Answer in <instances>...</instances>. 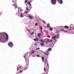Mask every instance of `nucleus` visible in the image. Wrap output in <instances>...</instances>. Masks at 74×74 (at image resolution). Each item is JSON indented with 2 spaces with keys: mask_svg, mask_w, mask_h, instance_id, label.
Listing matches in <instances>:
<instances>
[{
  "mask_svg": "<svg viewBox=\"0 0 74 74\" xmlns=\"http://www.w3.org/2000/svg\"><path fill=\"white\" fill-rule=\"evenodd\" d=\"M27 69H25V70H26Z\"/></svg>",
  "mask_w": 74,
  "mask_h": 74,
  "instance_id": "37998d69",
  "label": "nucleus"
},
{
  "mask_svg": "<svg viewBox=\"0 0 74 74\" xmlns=\"http://www.w3.org/2000/svg\"><path fill=\"white\" fill-rule=\"evenodd\" d=\"M44 70L45 72V71H46V69L45 68H44Z\"/></svg>",
  "mask_w": 74,
  "mask_h": 74,
  "instance_id": "c756f323",
  "label": "nucleus"
},
{
  "mask_svg": "<svg viewBox=\"0 0 74 74\" xmlns=\"http://www.w3.org/2000/svg\"><path fill=\"white\" fill-rule=\"evenodd\" d=\"M50 30H51V31H52L53 30V29H52V28H50Z\"/></svg>",
  "mask_w": 74,
  "mask_h": 74,
  "instance_id": "412c9836",
  "label": "nucleus"
},
{
  "mask_svg": "<svg viewBox=\"0 0 74 74\" xmlns=\"http://www.w3.org/2000/svg\"><path fill=\"white\" fill-rule=\"evenodd\" d=\"M24 58H25V60H26V59H27V58L26 57V56H24Z\"/></svg>",
  "mask_w": 74,
  "mask_h": 74,
  "instance_id": "4be33fe9",
  "label": "nucleus"
},
{
  "mask_svg": "<svg viewBox=\"0 0 74 74\" xmlns=\"http://www.w3.org/2000/svg\"><path fill=\"white\" fill-rule=\"evenodd\" d=\"M46 52L47 53H49V51H46Z\"/></svg>",
  "mask_w": 74,
  "mask_h": 74,
  "instance_id": "f704fd0d",
  "label": "nucleus"
},
{
  "mask_svg": "<svg viewBox=\"0 0 74 74\" xmlns=\"http://www.w3.org/2000/svg\"><path fill=\"white\" fill-rule=\"evenodd\" d=\"M46 43H47V42H46Z\"/></svg>",
  "mask_w": 74,
  "mask_h": 74,
  "instance_id": "de8ad7c7",
  "label": "nucleus"
},
{
  "mask_svg": "<svg viewBox=\"0 0 74 74\" xmlns=\"http://www.w3.org/2000/svg\"><path fill=\"white\" fill-rule=\"evenodd\" d=\"M35 25H36V26H37L38 25V24L37 23H35Z\"/></svg>",
  "mask_w": 74,
  "mask_h": 74,
  "instance_id": "c85d7f7f",
  "label": "nucleus"
},
{
  "mask_svg": "<svg viewBox=\"0 0 74 74\" xmlns=\"http://www.w3.org/2000/svg\"><path fill=\"white\" fill-rule=\"evenodd\" d=\"M27 3V0L25 1V3Z\"/></svg>",
  "mask_w": 74,
  "mask_h": 74,
  "instance_id": "cd10ccee",
  "label": "nucleus"
},
{
  "mask_svg": "<svg viewBox=\"0 0 74 74\" xmlns=\"http://www.w3.org/2000/svg\"><path fill=\"white\" fill-rule=\"evenodd\" d=\"M31 8H32V7H31Z\"/></svg>",
  "mask_w": 74,
  "mask_h": 74,
  "instance_id": "a18cd8bd",
  "label": "nucleus"
},
{
  "mask_svg": "<svg viewBox=\"0 0 74 74\" xmlns=\"http://www.w3.org/2000/svg\"><path fill=\"white\" fill-rule=\"evenodd\" d=\"M33 40L35 41H38V39L37 38H35V39H33Z\"/></svg>",
  "mask_w": 74,
  "mask_h": 74,
  "instance_id": "ddd939ff",
  "label": "nucleus"
},
{
  "mask_svg": "<svg viewBox=\"0 0 74 74\" xmlns=\"http://www.w3.org/2000/svg\"><path fill=\"white\" fill-rule=\"evenodd\" d=\"M40 36H41V34L40 33L38 34V36L39 37H40Z\"/></svg>",
  "mask_w": 74,
  "mask_h": 74,
  "instance_id": "4468645a",
  "label": "nucleus"
},
{
  "mask_svg": "<svg viewBox=\"0 0 74 74\" xmlns=\"http://www.w3.org/2000/svg\"><path fill=\"white\" fill-rule=\"evenodd\" d=\"M50 40V39H48L47 40V41L48 42H49V40Z\"/></svg>",
  "mask_w": 74,
  "mask_h": 74,
  "instance_id": "6ab92c4d",
  "label": "nucleus"
},
{
  "mask_svg": "<svg viewBox=\"0 0 74 74\" xmlns=\"http://www.w3.org/2000/svg\"><path fill=\"white\" fill-rule=\"evenodd\" d=\"M30 3H32V2H31V1H28V3L30 5V6H31L32 5V4H30Z\"/></svg>",
  "mask_w": 74,
  "mask_h": 74,
  "instance_id": "dca6fc26",
  "label": "nucleus"
},
{
  "mask_svg": "<svg viewBox=\"0 0 74 74\" xmlns=\"http://www.w3.org/2000/svg\"><path fill=\"white\" fill-rule=\"evenodd\" d=\"M64 27H65V29H69V27H68V26H65Z\"/></svg>",
  "mask_w": 74,
  "mask_h": 74,
  "instance_id": "9d476101",
  "label": "nucleus"
},
{
  "mask_svg": "<svg viewBox=\"0 0 74 74\" xmlns=\"http://www.w3.org/2000/svg\"><path fill=\"white\" fill-rule=\"evenodd\" d=\"M41 46H42V45H44V43H41L40 44Z\"/></svg>",
  "mask_w": 74,
  "mask_h": 74,
  "instance_id": "aec40b11",
  "label": "nucleus"
},
{
  "mask_svg": "<svg viewBox=\"0 0 74 74\" xmlns=\"http://www.w3.org/2000/svg\"><path fill=\"white\" fill-rule=\"evenodd\" d=\"M40 38H41V36H40Z\"/></svg>",
  "mask_w": 74,
  "mask_h": 74,
  "instance_id": "49530a36",
  "label": "nucleus"
},
{
  "mask_svg": "<svg viewBox=\"0 0 74 74\" xmlns=\"http://www.w3.org/2000/svg\"><path fill=\"white\" fill-rule=\"evenodd\" d=\"M41 58L42 59V62H44V57H42Z\"/></svg>",
  "mask_w": 74,
  "mask_h": 74,
  "instance_id": "6e6552de",
  "label": "nucleus"
},
{
  "mask_svg": "<svg viewBox=\"0 0 74 74\" xmlns=\"http://www.w3.org/2000/svg\"><path fill=\"white\" fill-rule=\"evenodd\" d=\"M37 57H40V56H39V55H37Z\"/></svg>",
  "mask_w": 74,
  "mask_h": 74,
  "instance_id": "e433bc0d",
  "label": "nucleus"
},
{
  "mask_svg": "<svg viewBox=\"0 0 74 74\" xmlns=\"http://www.w3.org/2000/svg\"><path fill=\"white\" fill-rule=\"evenodd\" d=\"M19 70V69H17V71H18Z\"/></svg>",
  "mask_w": 74,
  "mask_h": 74,
  "instance_id": "a19ab883",
  "label": "nucleus"
},
{
  "mask_svg": "<svg viewBox=\"0 0 74 74\" xmlns=\"http://www.w3.org/2000/svg\"><path fill=\"white\" fill-rule=\"evenodd\" d=\"M40 29H41V30H42V27L41 26L40 27Z\"/></svg>",
  "mask_w": 74,
  "mask_h": 74,
  "instance_id": "473e14b6",
  "label": "nucleus"
},
{
  "mask_svg": "<svg viewBox=\"0 0 74 74\" xmlns=\"http://www.w3.org/2000/svg\"><path fill=\"white\" fill-rule=\"evenodd\" d=\"M35 45H37V44H35Z\"/></svg>",
  "mask_w": 74,
  "mask_h": 74,
  "instance_id": "79ce46f5",
  "label": "nucleus"
},
{
  "mask_svg": "<svg viewBox=\"0 0 74 74\" xmlns=\"http://www.w3.org/2000/svg\"><path fill=\"white\" fill-rule=\"evenodd\" d=\"M47 38H51V36H47Z\"/></svg>",
  "mask_w": 74,
  "mask_h": 74,
  "instance_id": "b1692460",
  "label": "nucleus"
},
{
  "mask_svg": "<svg viewBox=\"0 0 74 74\" xmlns=\"http://www.w3.org/2000/svg\"><path fill=\"white\" fill-rule=\"evenodd\" d=\"M47 27H48V28H50V26H49L48 25H47Z\"/></svg>",
  "mask_w": 74,
  "mask_h": 74,
  "instance_id": "5701e85b",
  "label": "nucleus"
},
{
  "mask_svg": "<svg viewBox=\"0 0 74 74\" xmlns=\"http://www.w3.org/2000/svg\"><path fill=\"white\" fill-rule=\"evenodd\" d=\"M51 3L53 5H55L56 3V0H51Z\"/></svg>",
  "mask_w": 74,
  "mask_h": 74,
  "instance_id": "20e7f679",
  "label": "nucleus"
},
{
  "mask_svg": "<svg viewBox=\"0 0 74 74\" xmlns=\"http://www.w3.org/2000/svg\"><path fill=\"white\" fill-rule=\"evenodd\" d=\"M59 33L58 32H57V33Z\"/></svg>",
  "mask_w": 74,
  "mask_h": 74,
  "instance_id": "c03bdc74",
  "label": "nucleus"
},
{
  "mask_svg": "<svg viewBox=\"0 0 74 74\" xmlns=\"http://www.w3.org/2000/svg\"><path fill=\"white\" fill-rule=\"evenodd\" d=\"M40 49V48H38L36 49V50H38V49Z\"/></svg>",
  "mask_w": 74,
  "mask_h": 74,
  "instance_id": "72a5a7b5",
  "label": "nucleus"
},
{
  "mask_svg": "<svg viewBox=\"0 0 74 74\" xmlns=\"http://www.w3.org/2000/svg\"><path fill=\"white\" fill-rule=\"evenodd\" d=\"M29 17L30 18L29 19H33L34 18V17L32 16H29Z\"/></svg>",
  "mask_w": 74,
  "mask_h": 74,
  "instance_id": "0eeeda50",
  "label": "nucleus"
},
{
  "mask_svg": "<svg viewBox=\"0 0 74 74\" xmlns=\"http://www.w3.org/2000/svg\"><path fill=\"white\" fill-rule=\"evenodd\" d=\"M1 40L3 41H5V40H8V35L5 32H2L0 33V41H1Z\"/></svg>",
  "mask_w": 74,
  "mask_h": 74,
  "instance_id": "f257e3e1",
  "label": "nucleus"
},
{
  "mask_svg": "<svg viewBox=\"0 0 74 74\" xmlns=\"http://www.w3.org/2000/svg\"><path fill=\"white\" fill-rule=\"evenodd\" d=\"M24 13H25V14H27V12H25Z\"/></svg>",
  "mask_w": 74,
  "mask_h": 74,
  "instance_id": "58836bf2",
  "label": "nucleus"
},
{
  "mask_svg": "<svg viewBox=\"0 0 74 74\" xmlns=\"http://www.w3.org/2000/svg\"><path fill=\"white\" fill-rule=\"evenodd\" d=\"M34 33V32H32V33H31V35H33V33Z\"/></svg>",
  "mask_w": 74,
  "mask_h": 74,
  "instance_id": "2f4dec72",
  "label": "nucleus"
},
{
  "mask_svg": "<svg viewBox=\"0 0 74 74\" xmlns=\"http://www.w3.org/2000/svg\"><path fill=\"white\" fill-rule=\"evenodd\" d=\"M59 37V34H58L57 35L54 36L53 37H52V38L53 40H55V38H58V37Z\"/></svg>",
  "mask_w": 74,
  "mask_h": 74,
  "instance_id": "39448f33",
  "label": "nucleus"
},
{
  "mask_svg": "<svg viewBox=\"0 0 74 74\" xmlns=\"http://www.w3.org/2000/svg\"><path fill=\"white\" fill-rule=\"evenodd\" d=\"M12 6H15V4H13V5H12Z\"/></svg>",
  "mask_w": 74,
  "mask_h": 74,
  "instance_id": "4c0bfd02",
  "label": "nucleus"
},
{
  "mask_svg": "<svg viewBox=\"0 0 74 74\" xmlns=\"http://www.w3.org/2000/svg\"><path fill=\"white\" fill-rule=\"evenodd\" d=\"M8 44V45L10 48H12L13 47V43L12 42H9Z\"/></svg>",
  "mask_w": 74,
  "mask_h": 74,
  "instance_id": "7ed1b4c3",
  "label": "nucleus"
},
{
  "mask_svg": "<svg viewBox=\"0 0 74 74\" xmlns=\"http://www.w3.org/2000/svg\"><path fill=\"white\" fill-rule=\"evenodd\" d=\"M60 30L61 31H63L64 33H67V32L64 31V29H61Z\"/></svg>",
  "mask_w": 74,
  "mask_h": 74,
  "instance_id": "2eb2a0df",
  "label": "nucleus"
},
{
  "mask_svg": "<svg viewBox=\"0 0 74 74\" xmlns=\"http://www.w3.org/2000/svg\"><path fill=\"white\" fill-rule=\"evenodd\" d=\"M40 41H41L42 42H43V43H44V42H45L44 40H40Z\"/></svg>",
  "mask_w": 74,
  "mask_h": 74,
  "instance_id": "1a4fd4ad",
  "label": "nucleus"
},
{
  "mask_svg": "<svg viewBox=\"0 0 74 74\" xmlns=\"http://www.w3.org/2000/svg\"><path fill=\"white\" fill-rule=\"evenodd\" d=\"M42 22H43L44 23H45V24H47V23H45V21L44 20H42Z\"/></svg>",
  "mask_w": 74,
  "mask_h": 74,
  "instance_id": "f3484780",
  "label": "nucleus"
},
{
  "mask_svg": "<svg viewBox=\"0 0 74 74\" xmlns=\"http://www.w3.org/2000/svg\"><path fill=\"white\" fill-rule=\"evenodd\" d=\"M47 66L48 67L49 66V64H48V63H47Z\"/></svg>",
  "mask_w": 74,
  "mask_h": 74,
  "instance_id": "ea45409f",
  "label": "nucleus"
},
{
  "mask_svg": "<svg viewBox=\"0 0 74 74\" xmlns=\"http://www.w3.org/2000/svg\"><path fill=\"white\" fill-rule=\"evenodd\" d=\"M3 14V13H2V12H0V15H1V14Z\"/></svg>",
  "mask_w": 74,
  "mask_h": 74,
  "instance_id": "bb28decb",
  "label": "nucleus"
},
{
  "mask_svg": "<svg viewBox=\"0 0 74 74\" xmlns=\"http://www.w3.org/2000/svg\"><path fill=\"white\" fill-rule=\"evenodd\" d=\"M26 9H27L26 10H27V11H29V9H28V8L26 7Z\"/></svg>",
  "mask_w": 74,
  "mask_h": 74,
  "instance_id": "7c9ffc66",
  "label": "nucleus"
},
{
  "mask_svg": "<svg viewBox=\"0 0 74 74\" xmlns=\"http://www.w3.org/2000/svg\"><path fill=\"white\" fill-rule=\"evenodd\" d=\"M57 1L60 4H63V1L62 0H57Z\"/></svg>",
  "mask_w": 74,
  "mask_h": 74,
  "instance_id": "423d86ee",
  "label": "nucleus"
},
{
  "mask_svg": "<svg viewBox=\"0 0 74 74\" xmlns=\"http://www.w3.org/2000/svg\"><path fill=\"white\" fill-rule=\"evenodd\" d=\"M32 52L30 53V54L31 55H32V54H33V53H34V51L33 50H32Z\"/></svg>",
  "mask_w": 74,
  "mask_h": 74,
  "instance_id": "9b49d317",
  "label": "nucleus"
},
{
  "mask_svg": "<svg viewBox=\"0 0 74 74\" xmlns=\"http://www.w3.org/2000/svg\"><path fill=\"white\" fill-rule=\"evenodd\" d=\"M53 41V40H51L49 41V42H52Z\"/></svg>",
  "mask_w": 74,
  "mask_h": 74,
  "instance_id": "a878e982",
  "label": "nucleus"
},
{
  "mask_svg": "<svg viewBox=\"0 0 74 74\" xmlns=\"http://www.w3.org/2000/svg\"><path fill=\"white\" fill-rule=\"evenodd\" d=\"M48 51H51V50H52V49L51 48L48 49Z\"/></svg>",
  "mask_w": 74,
  "mask_h": 74,
  "instance_id": "a211bd4d",
  "label": "nucleus"
},
{
  "mask_svg": "<svg viewBox=\"0 0 74 74\" xmlns=\"http://www.w3.org/2000/svg\"><path fill=\"white\" fill-rule=\"evenodd\" d=\"M44 53L45 54V55H47V56H48V54H47V53H45V52H44Z\"/></svg>",
  "mask_w": 74,
  "mask_h": 74,
  "instance_id": "393cba45",
  "label": "nucleus"
},
{
  "mask_svg": "<svg viewBox=\"0 0 74 74\" xmlns=\"http://www.w3.org/2000/svg\"><path fill=\"white\" fill-rule=\"evenodd\" d=\"M19 10H20V12H22V11H23V10L22 9H21V8H19V9H18V16H21V17H22L23 16V15H22V13H21V14H19Z\"/></svg>",
  "mask_w": 74,
  "mask_h": 74,
  "instance_id": "f03ea898",
  "label": "nucleus"
},
{
  "mask_svg": "<svg viewBox=\"0 0 74 74\" xmlns=\"http://www.w3.org/2000/svg\"><path fill=\"white\" fill-rule=\"evenodd\" d=\"M44 32H45V31H44Z\"/></svg>",
  "mask_w": 74,
  "mask_h": 74,
  "instance_id": "09e8293b",
  "label": "nucleus"
},
{
  "mask_svg": "<svg viewBox=\"0 0 74 74\" xmlns=\"http://www.w3.org/2000/svg\"><path fill=\"white\" fill-rule=\"evenodd\" d=\"M20 73H22L23 72V71H20Z\"/></svg>",
  "mask_w": 74,
  "mask_h": 74,
  "instance_id": "c9c22d12",
  "label": "nucleus"
},
{
  "mask_svg": "<svg viewBox=\"0 0 74 74\" xmlns=\"http://www.w3.org/2000/svg\"><path fill=\"white\" fill-rule=\"evenodd\" d=\"M45 64H47V63H48V61L47 60V59H45Z\"/></svg>",
  "mask_w": 74,
  "mask_h": 74,
  "instance_id": "f8f14e48",
  "label": "nucleus"
}]
</instances>
